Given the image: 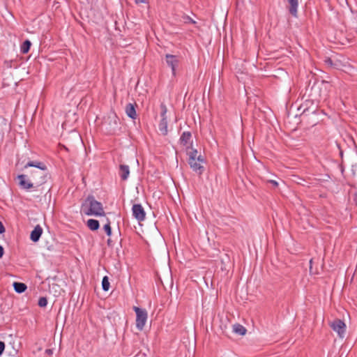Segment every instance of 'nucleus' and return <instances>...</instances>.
I'll list each match as a JSON object with an SVG mask.
<instances>
[{
    "label": "nucleus",
    "mask_w": 357,
    "mask_h": 357,
    "mask_svg": "<svg viewBox=\"0 0 357 357\" xmlns=\"http://www.w3.org/2000/svg\"><path fill=\"white\" fill-rule=\"evenodd\" d=\"M319 89L320 87L317 83L311 87V93L309 96L312 98L305 100L298 108V111H301V116H305L317 113L319 99L321 98Z\"/></svg>",
    "instance_id": "obj_1"
},
{
    "label": "nucleus",
    "mask_w": 357,
    "mask_h": 357,
    "mask_svg": "<svg viewBox=\"0 0 357 357\" xmlns=\"http://www.w3.org/2000/svg\"><path fill=\"white\" fill-rule=\"evenodd\" d=\"M33 167L36 169L31 172L32 182L38 188L44 184L47 181L46 166L41 162H29L25 165V168Z\"/></svg>",
    "instance_id": "obj_2"
},
{
    "label": "nucleus",
    "mask_w": 357,
    "mask_h": 357,
    "mask_svg": "<svg viewBox=\"0 0 357 357\" xmlns=\"http://www.w3.org/2000/svg\"><path fill=\"white\" fill-rule=\"evenodd\" d=\"M133 310L136 313V328L139 331H142L148 319L147 311L144 308L137 306L133 307Z\"/></svg>",
    "instance_id": "obj_3"
},
{
    "label": "nucleus",
    "mask_w": 357,
    "mask_h": 357,
    "mask_svg": "<svg viewBox=\"0 0 357 357\" xmlns=\"http://www.w3.org/2000/svg\"><path fill=\"white\" fill-rule=\"evenodd\" d=\"M105 215L102 204L91 195V216L103 217Z\"/></svg>",
    "instance_id": "obj_4"
},
{
    "label": "nucleus",
    "mask_w": 357,
    "mask_h": 357,
    "mask_svg": "<svg viewBox=\"0 0 357 357\" xmlns=\"http://www.w3.org/2000/svg\"><path fill=\"white\" fill-rule=\"evenodd\" d=\"M167 65L171 68L173 77L176 76V68L178 66L180 60L178 56L167 54L165 55Z\"/></svg>",
    "instance_id": "obj_5"
},
{
    "label": "nucleus",
    "mask_w": 357,
    "mask_h": 357,
    "mask_svg": "<svg viewBox=\"0 0 357 357\" xmlns=\"http://www.w3.org/2000/svg\"><path fill=\"white\" fill-rule=\"evenodd\" d=\"M160 109H161L160 115H161L162 119L159 123L158 128H159V130L161 132V133L165 136L167 135V132H168L167 119V116H166V113H167V109L166 105L164 103H162L160 105Z\"/></svg>",
    "instance_id": "obj_6"
},
{
    "label": "nucleus",
    "mask_w": 357,
    "mask_h": 357,
    "mask_svg": "<svg viewBox=\"0 0 357 357\" xmlns=\"http://www.w3.org/2000/svg\"><path fill=\"white\" fill-rule=\"evenodd\" d=\"M331 327L332 329L337 332L340 337H343L346 331L345 323L339 319H335L331 324Z\"/></svg>",
    "instance_id": "obj_7"
},
{
    "label": "nucleus",
    "mask_w": 357,
    "mask_h": 357,
    "mask_svg": "<svg viewBox=\"0 0 357 357\" xmlns=\"http://www.w3.org/2000/svg\"><path fill=\"white\" fill-rule=\"evenodd\" d=\"M132 216L139 222L146 218V212L140 204H135L132 207Z\"/></svg>",
    "instance_id": "obj_8"
},
{
    "label": "nucleus",
    "mask_w": 357,
    "mask_h": 357,
    "mask_svg": "<svg viewBox=\"0 0 357 357\" xmlns=\"http://www.w3.org/2000/svg\"><path fill=\"white\" fill-rule=\"evenodd\" d=\"M186 153L188 155V161L197 160L199 162H206V159L202 155H197L198 152L196 149L192 148V145L186 147Z\"/></svg>",
    "instance_id": "obj_9"
},
{
    "label": "nucleus",
    "mask_w": 357,
    "mask_h": 357,
    "mask_svg": "<svg viewBox=\"0 0 357 357\" xmlns=\"http://www.w3.org/2000/svg\"><path fill=\"white\" fill-rule=\"evenodd\" d=\"M17 179L19 181V185L20 186L24 189V190H29L30 188H36L37 187L34 183L32 182L31 178H29L27 175L25 174H21L17 176Z\"/></svg>",
    "instance_id": "obj_10"
},
{
    "label": "nucleus",
    "mask_w": 357,
    "mask_h": 357,
    "mask_svg": "<svg viewBox=\"0 0 357 357\" xmlns=\"http://www.w3.org/2000/svg\"><path fill=\"white\" fill-rule=\"evenodd\" d=\"M188 163L189 164L192 171L195 172L198 175L200 176L204 173L205 168L202 165V164H204V162H199L197 160H195L193 161H188Z\"/></svg>",
    "instance_id": "obj_11"
},
{
    "label": "nucleus",
    "mask_w": 357,
    "mask_h": 357,
    "mask_svg": "<svg viewBox=\"0 0 357 357\" xmlns=\"http://www.w3.org/2000/svg\"><path fill=\"white\" fill-rule=\"evenodd\" d=\"M192 138V134L190 131H185L183 132L181 137L179 139L181 144H182L184 146H190V144L192 145V141L191 140Z\"/></svg>",
    "instance_id": "obj_12"
},
{
    "label": "nucleus",
    "mask_w": 357,
    "mask_h": 357,
    "mask_svg": "<svg viewBox=\"0 0 357 357\" xmlns=\"http://www.w3.org/2000/svg\"><path fill=\"white\" fill-rule=\"evenodd\" d=\"M136 104L128 103L126 106V113L132 119H136L137 113L135 109Z\"/></svg>",
    "instance_id": "obj_13"
},
{
    "label": "nucleus",
    "mask_w": 357,
    "mask_h": 357,
    "mask_svg": "<svg viewBox=\"0 0 357 357\" xmlns=\"http://www.w3.org/2000/svg\"><path fill=\"white\" fill-rule=\"evenodd\" d=\"M43 233V229L40 225H36L31 232L30 238L33 242H37Z\"/></svg>",
    "instance_id": "obj_14"
},
{
    "label": "nucleus",
    "mask_w": 357,
    "mask_h": 357,
    "mask_svg": "<svg viewBox=\"0 0 357 357\" xmlns=\"http://www.w3.org/2000/svg\"><path fill=\"white\" fill-rule=\"evenodd\" d=\"M130 174L129 166L127 165H121L119 167V176L123 181L128 179Z\"/></svg>",
    "instance_id": "obj_15"
},
{
    "label": "nucleus",
    "mask_w": 357,
    "mask_h": 357,
    "mask_svg": "<svg viewBox=\"0 0 357 357\" xmlns=\"http://www.w3.org/2000/svg\"><path fill=\"white\" fill-rule=\"evenodd\" d=\"M290 7L289 9V13L294 16L297 17V9L298 6V0H288Z\"/></svg>",
    "instance_id": "obj_16"
},
{
    "label": "nucleus",
    "mask_w": 357,
    "mask_h": 357,
    "mask_svg": "<svg viewBox=\"0 0 357 357\" xmlns=\"http://www.w3.org/2000/svg\"><path fill=\"white\" fill-rule=\"evenodd\" d=\"M233 331L239 335H244L247 332V329L240 324L233 325Z\"/></svg>",
    "instance_id": "obj_17"
},
{
    "label": "nucleus",
    "mask_w": 357,
    "mask_h": 357,
    "mask_svg": "<svg viewBox=\"0 0 357 357\" xmlns=\"http://www.w3.org/2000/svg\"><path fill=\"white\" fill-rule=\"evenodd\" d=\"M13 287H14L15 291L17 293H22L26 289V284L24 283H21V282H14Z\"/></svg>",
    "instance_id": "obj_18"
},
{
    "label": "nucleus",
    "mask_w": 357,
    "mask_h": 357,
    "mask_svg": "<svg viewBox=\"0 0 357 357\" xmlns=\"http://www.w3.org/2000/svg\"><path fill=\"white\" fill-rule=\"evenodd\" d=\"M111 222L108 218H106V223L103 226V229L105 231L107 236H110L112 234V230L111 227Z\"/></svg>",
    "instance_id": "obj_19"
},
{
    "label": "nucleus",
    "mask_w": 357,
    "mask_h": 357,
    "mask_svg": "<svg viewBox=\"0 0 357 357\" xmlns=\"http://www.w3.org/2000/svg\"><path fill=\"white\" fill-rule=\"evenodd\" d=\"M89 199V197L86 199V201L84 203H83L82 208H81V213L82 215H89V205L87 203V201Z\"/></svg>",
    "instance_id": "obj_20"
},
{
    "label": "nucleus",
    "mask_w": 357,
    "mask_h": 357,
    "mask_svg": "<svg viewBox=\"0 0 357 357\" xmlns=\"http://www.w3.org/2000/svg\"><path fill=\"white\" fill-rule=\"evenodd\" d=\"M110 283L107 276H104L102 280V289L103 291H107L109 290Z\"/></svg>",
    "instance_id": "obj_21"
},
{
    "label": "nucleus",
    "mask_w": 357,
    "mask_h": 357,
    "mask_svg": "<svg viewBox=\"0 0 357 357\" xmlns=\"http://www.w3.org/2000/svg\"><path fill=\"white\" fill-rule=\"evenodd\" d=\"M31 42L28 40H25L21 46V52L26 54L29 52L31 47Z\"/></svg>",
    "instance_id": "obj_22"
},
{
    "label": "nucleus",
    "mask_w": 357,
    "mask_h": 357,
    "mask_svg": "<svg viewBox=\"0 0 357 357\" xmlns=\"http://www.w3.org/2000/svg\"><path fill=\"white\" fill-rule=\"evenodd\" d=\"M118 127V118L116 115L114 116L113 117V126L111 127L108 130L107 132L109 133V134H113L116 128Z\"/></svg>",
    "instance_id": "obj_23"
},
{
    "label": "nucleus",
    "mask_w": 357,
    "mask_h": 357,
    "mask_svg": "<svg viewBox=\"0 0 357 357\" xmlns=\"http://www.w3.org/2000/svg\"><path fill=\"white\" fill-rule=\"evenodd\" d=\"M100 228V222L98 220L91 219V231H97Z\"/></svg>",
    "instance_id": "obj_24"
},
{
    "label": "nucleus",
    "mask_w": 357,
    "mask_h": 357,
    "mask_svg": "<svg viewBox=\"0 0 357 357\" xmlns=\"http://www.w3.org/2000/svg\"><path fill=\"white\" fill-rule=\"evenodd\" d=\"M182 17L183 19L184 23H185V24L190 23V24H195L197 23L192 18H191L190 16H188L187 15H184Z\"/></svg>",
    "instance_id": "obj_25"
},
{
    "label": "nucleus",
    "mask_w": 357,
    "mask_h": 357,
    "mask_svg": "<svg viewBox=\"0 0 357 357\" xmlns=\"http://www.w3.org/2000/svg\"><path fill=\"white\" fill-rule=\"evenodd\" d=\"M324 63L326 65H327L329 67L336 68V64L333 63V60L330 57H326L324 59Z\"/></svg>",
    "instance_id": "obj_26"
},
{
    "label": "nucleus",
    "mask_w": 357,
    "mask_h": 357,
    "mask_svg": "<svg viewBox=\"0 0 357 357\" xmlns=\"http://www.w3.org/2000/svg\"><path fill=\"white\" fill-rule=\"evenodd\" d=\"M225 258H223V257L221 258V263L222 264V266L221 267V269L222 271L227 269L226 267H225L226 262H228L229 261V258L227 255L225 254Z\"/></svg>",
    "instance_id": "obj_27"
},
{
    "label": "nucleus",
    "mask_w": 357,
    "mask_h": 357,
    "mask_svg": "<svg viewBox=\"0 0 357 357\" xmlns=\"http://www.w3.org/2000/svg\"><path fill=\"white\" fill-rule=\"evenodd\" d=\"M47 301L46 299V298L45 297H41L39 301H38V305L41 307H44L47 305Z\"/></svg>",
    "instance_id": "obj_28"
},
{
    "label": "nucleus",
    "mask_w": 357,
    "mask_h": 357,
    "mask_svg": "<svg viewBox=\"0 0 357 357\" xmlns=\"http://www.w3.org/2000/svg\"><path fill=\"white\" fill-rule=\"evenodd\" d=\"M267 183H271L274 188H278V185H279L278 182L277 181L272 180V179L267 180Z\"/></svg>",
    "instance_id": "obj_29"
},
{
    "label": "nucleus",
    "mask_w": 357,
    "mask_h": 357,
    "mask_svg": "<svg viewBox=\"0 0 357 357\" xmlns=\"http://www.w3.org/2000/svg\"><path fill=\"white\" fill-rule=\"evenodd\" d=\"M356 172H357V164L356 165H353L351 166V172H352V175H356Z\"/></svg>",
    "instance_id": "obj_30"
},
{
    "label": "nucleus",
    "mask_w": 357,
    "mask_h": 357,
    "mask_svg": "<svg viewBox=\"0 0 357 357\" xmlns=\"http://www.w3.org/2000/svg\"><path fill=\"white\" fill-rule=\"evenodd\" d=\"M5 349V344L3 342L0 341V356L2 354Z\"/></svg>",
    "instance_id": "obj_31"
},
{
    "label": "nucleus",
    "mask_w": 357,
    "mask_h": 357,
    "mask_svg": "<svg viewBox=\"0 0 357 357\" xmlns=\"http://www.w3.org/2000/svg\"><path fill=\"white\" fill-rule=\"evenodd\" d=\"M353 201L354 204L357 206V192H354L353 195Z\"/></svg>",
    "instance_id": "obj_32"
},
{
    "label": "nucleus",
    "mask_w": 357,
    "mask_h": 357,
    "mask_svg": "<svg viewBox=\"0 0 357 357\" xmlns=\"http://www.w3.org/2000/svg\"><path fill=\"white\" fill-rule=\"evenodd\" d=\"M135 3L136 4H140V3H148L147 0H134Z\"/></svg>",
    "instance_id": "obj_33"
},
{
    "label": "nucleus",
    "mask_w": 357,
    "mask_h": 357,
    "mask_svg": "<svg viewBox=\"0 0 357 357\" xmlns=\"http://www.w3.org/2000/svg\"><path fill=\"white\" fill-rule=\"evenodd\" d=\"M5 231V227L3 223L0 221V234H3Z\"/></svg>",
    "instance_id": "obj_34"
},
{
    "label": "nucleus",
    "mask_w": 357,
    "mask_h": 357,
    "mask_svg": "<svg viewBox=\"0 0 357 357\" xmlns=\"http://www.w3.org/2000/svg\"><path fill=\"white\" fill-rule=\"evenodd\" d=\"M107 243L109 247H112L113 245L112 241L110 238L107 240Z\"/></svg>",
    "instance_id": "obj_35"
},
{
    "label": "nucleus",
    "mask_w": 357,
    "mask_h": 357,
    "mask_svg": "<svg viewBox=\"0 0 357 357\" xmlns=\"http://www.w3.org/2000/svg\"><path fill=\"white\" fill-rule=\"evenodd\" d=\"M3 255V248L1 245H0V258H1Z\"/></svg>",
    "instance_id": "obj_36"
},
{
    "label": "nucleus",
    "mask_w": 357,
    "mask_h": 357,
    "mask_svg": "<svg viewBox=\"0 0 357 357\" xmlns=\"http://www.w3.org/2000/svg\"><path fill=\"white\" fill-rule=\"evenodd\" d=\"M84 222H85L86 225L89 227V219L84 220Z\"/></svg>",
    "instance_id": "obj_37"
},
{
    "label": "nucleus",
    "mask_w": 357,
    "mask_h": 357,
    "mask_svg": "<svg viewBox=\"0 0 357 357\" xmlns=\"http://www.w3.org/2000/svg\"><path fill=\"white\" fill-rule=\"evenodd\" d=\"M312 259H310V271L311 272V270H312Z\"/></svg>",
    "instance_id": "obj_38"
},
{
    "label": "nucleus",
    "mask_w": 357,
    "mask_h": 357,
    "mask_svg": "<svg viewBox=\"0 0 357 357\" xmlns=\"http://www.w3.org/2000/svg\"><path fill=\"white\" fill-rule=\"evenodd\" d=\"M46 352H47V354H52V351H51L50 349H47V350H46Z\"/></svg>",
    "instance_id": "obj_39"
},
{
    "label": "nucleus",
    "mask_w": 357,
    "mask_h": 357,
    "mask_svg": "<svg viewBox=\"0 0 357 357\" xmlns=\"http://www.w3.org/2000/svg\"><path fill=\"white\" fill-rule=\"evenodd\" d=\"M340 157H341V158H342V157H343V152H342V151H340Z\"/></svg>",
    "instance_id": "obj_40"
},
{
    "label": "nucleus",
    "mask_w": 357,
    "mask_h": 357,
    "mask_svg": "<svg viewBox=\"0 0 357 357\" xmlns=\"http://www.w3.org/2000/svg\"><path fill=\"white\" fill-rule=\"evenodd\" d=\"M325 82H325L324 80H322V81H321V83H322V84H324V83H325Z\"/></svg>",
    "instance_id": "obj_41"
}]
</instances>
